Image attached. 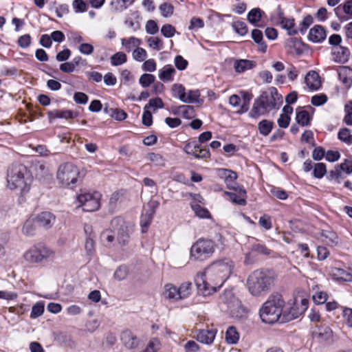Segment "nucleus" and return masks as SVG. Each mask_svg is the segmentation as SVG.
Masks as SVG:
<instances>
[{
	"instance_id": "obj_18",
	"label": "nucleus",
	"mask_w": 352,
	"mask_h": 352,
	"mask_svg": "<svg viewBox=\"0 0 352 352\" xmlns=\"http://www.w3.org/2000/svg\"><path fill=\"white\" fill-rule=\"evenodd\" d=\"M313 338L318 342H326L333 338V331L326 326L317 327L312 332Z\"/></svg>"
},
{
	"instance_id": "obj_24",
	"label": "nucleus",
	"mask_w": 352,
	"mask_h": 352,
	"mask_svg": "<svg viewBox=\"0 0 352 352\" xmlns=\"http://www.w3.org/2000/svg\"><path fill=\"white\" fill-rule=\"evenodd\" d=\"M38 225L43 226L45 228H49L55 222V217L53 214L49 212H43L35 217Z\"/></svg>"
},
{
	"instance_id": "obj_22",
	"label": "nucleus",
	"mask_w": 352,
	"mask_h": 352,
	"mask_svg": "<svg viewBox=\"0 0 352 352\" xmlns=\"http://www.w3.org/2000/svg\"><path fill=\"white\" fill-rule=\"evenodd\" d=\"M305 82L311 90H317L321 87L320 78L317 72L311 71L305 77Z\"/></svg>"
},
{
	"instance_id": "obj_2",
	"label": "nucleus",
	"mask_w": 352,
	"mask_h": 352,
	"mask_svg": "<svg viewBox=\"0 0 352 352\" xmlns=\"http://www.w3.org/2000/svg\"><path fill=\"white\" fill-rule=\"evenodd\" d=\"M285 305V300L280 295L275 294L270 296L260 311L262 321L268 324L276 322H285L287 320Z\"/></svg>"
},
{
	"instance_id": "obj_53",
	"label": "nucleus",
	"mask_w": 352,
	"mask_h": 352,
	"mask_svg": "<svg viewBox=\"0 0 352 352\" xmlns=\"http://www.w3.org/2000/svg\"><path fill=\"white\" fill-rule=\"evenodd\" d=\"M154 81L155 76L150 74H144L139 79V82L143 87L150 86Z\"/></svg>"
},
{
	"instance_id": "obj_40",
	"label": "nucleus",
	"mask_w": 352,
	"mask_h": 352,
	"mask_svg": "<svg viewBox=\"0 0 352 352\" xmlns=\"http://www.w3.org/2000/svg\"><path fill=\"white\" fill-rule=\"evenodd\" d=\"M53 118H74L76 114L70 110H56L51 113Z\"/></svg>"
},
{
	"instance_id": "obj_60",
	"label": "nucleus",
	"mask_w": 352,
	"mask_h": 352,
	"mask_svg": "<svg viewBox=\"0 0 352 352\" xmlns=\"http://www.w3.org/2000/svg\"><path fill=\"white\" fill-rule=\"evenodd\" d=\"M184 352H198L200 350L199 345L194 340H188L184 345Z\"/></svg>"
},
{
	"instance_id": "obj_6",
	"label": "nucleus",
	"mask_w": 352,
	"mask_h": 352,
	"mask_svg": "<svg viewBox=\"0 0 352 352\" xmlns=\"http://www.w3.org/2000/svg\"><path fill=\"white\" fill-rule=\"evenodd\" d=\"M8 187L18 189L22 193L29 191L32 177L27 168L23 165H13L8 171Z\"/></svg>"
},
{
	"instance_id": "obj_20",
	"label": "nucleus",
	"mask_w": 352,
	"mask_h": 352,
	"mask_svg": "<svg viewBox=\"0 0 352 352\" xmlns=\"http://www.w3.org/2000/svg\"><path fill=\"white\" fill-rule=\"evenodd\" d=\"M122 344L129 349H134L138 347L140 341L137 336L131 331L125 330L121 334Z\"/></svg>"
},
{
	"instance_id": "obj_29",
	"label": "nucleus",
	"mask_w": 352,
	"mask_h": 352,
	"mask_svg": "<svg viewBox=\"0 0 352 352\" xmlns=\"http://www.w3.org/2000/svg\"><path fill=\"white\" fill-rule=\"evenodd\" d=\"M229 196L230 199L239 205L244 206L246 204V192L244 189L239 188V190L236 189L235 192H226Z\"/></svg>"
},
{
	"instance_id": "obj_7",
	"label": "nucleus",
	"mask_w": 352,
	"mask_h": 352,
	"mask_svg": "<svg viewBox=\"0 0 352 352\" xmlns=\"http://www.w3.org/2000/svg\"><path fill=\"white\" fill-rule=\"evenodd\" d=\"M192 283L184 282L179 287L173 283L164 284L162 290L163 298L170 302H177L188 298L191 294Z\"/></svg>"
},
{
	"instance_id": "obj_25",
	"label": "nucleus",
	"mask_w": 352,
	"mask_h": 352,
	"mask_svg": "<svg viewBox=\"0 0 352 352\" xmlns=\"http://www.w3.org/2000/svg\"><path fill=\"white\" fill-rule=\"evenodd\" d=\"M250 98L248 94H244V102L241 105V98L236 94H233L230 97L229 102L234 107H241L240 110L237 111L239 113H243L248 111V103L249 102Z\"/></svg>"
},
{
	"instance_id": "obj_34",
	"label": "nucleus",
	"mask_w": 352,
	"mask_h": 352,
	"mask_svg": "<svg viewBox=\"0 0 352 352\" xmlns=\"http://www.w3.org/2000/svg\"><path fill=\"white\" fill-rule=\"evenodd\" d=\"M162 347V343L159 338H153L146 345V347L144 350L140 352H158Z\"/></svg>"
},
{
	"instance_id": "obj_31",
	"label": "nucleus",
	"mask_w": 352,
	"mask_h": 352,
	"mask_svg": "<svg viewBox=\"0 0 352 352\" xmlns=\"http://www.w3.org/2000/svg\"><path fill=\"white\" fill-rule=\"evenodd\" d=\"M135 0H112L111 6L114 12H121L130 6Z\"/></svg>"
},
{
	"instance_id": "obj_38",
	"label": "nucleus",
	"mask_w": 352,
	"mask_h": 352,
	"mask_svg": "<svg viewBox=\"0 0 352 352\" xmlns=\"http://www.w3.org/2000/svg\"><path fill=\"white\" fill-rule=\"evenodd\" d=\"M121 43L126 51L130 52L133 48H137L140 45V40L132 36L129 38H122Z\"/></svg>"
},
{
	"instance_id": "obj_59",
	"label": "nucleus",
	"mask_w": 352,
	"mask_h": 352,
	"mask_svg": "<svg viewBox=\"0 0 352 352\" xmlns=\"http://www.w3.org/2000/svg\"><path fill=\"white\" fill-rule=\"evenodd\" d=\"M232 27L234 29L235 32L243 36L248 32V28L245 23L241 21H236L232 24Z\"/></svg>"
},
{
	"instance_id": "obj_48",
	"label": "nucleus",
	"mask_w": 352,
	"mask_h": 352,
	"mask_svg": "<svg viewBox=\"0 0 352 352\" xmlns=\"http://www.w3.org/2000/svg\"><path fill=\"white\" fill-rule=\"evenodd\" d=\"M164 107V102L160 98H155L149 100V102L147 104L144 106V109H147L150 110L151 109H153V111L156 110L157 109H162Z\"/></svg>"
},
{
	"instance_id": "obj_56",
	"label": "nucleus",
	"mask_w": 352,
	"mask_h": 352,
	"mask_svg": "<svg viewBox=\"0 0 352 352\" xmlns=\"http://www.w3.org/2000/svg\"><path fill=\"white\" fill-rule=\"evenodd\" d=\"M128 275V270L126 266H119L114 272V278L118 280H124Z\"/></svg>"
},
{
	"instance_id": "obj_63",
	"label": "nucleus",
	"mask_w": 352,
	"mask_h": 352,
	"mask_svg": "<svg viewBox=\"0 0 352 352\" xmlns=\"http://www.w3.org/2000/svg\"><path fill=\"white\" fill-rule=\"evenodd\" d=\"M342 316L348 326L352 327V309L345 307L343 309Z\"/></svg>"
},
{
	"instance_id": "obj_35",
	"label": "nucleus",
	"mask_w": 352,
	"mask_h": 352,
	"mask_svg": "<svg viewBox=\"0 0 352 352\" xmlns=\"http://www.w3.org/2000/svg\"><path fill=\"white\" fill-rule=\"evenodd\" d=\"M175 73V69L172 66H166L160 71L159 78L162 81H171Z\"/></svg>"
},
{
	"instance_id": "obj_5",
	"label": "nucleus",
	"mask_w": 352,
	"mask_h": 352,
	"mask_svg": "<svg viewBox=\"0 0 352 352\" xmlns=\"http://www.w3.org/2000/svg\"><path fill=\"white\" fill-rule=\"evenodd\" d=\"M111 230H105L101 234V241L106 247H111L115 236L121 244H125L129 238V224L122 217H116L111 222Z\"/></svg>"
},
{
	"instance_id": "obj_1",
	"label": "nucleus",
	"mask_w": 352,
	"mask_h": 352,
	"mask_svg": "<svg viewBox=\"0 0 352 352\" xmlns=\"http://www.w3.org/2000/svg\"><path fill=\"white\" fill-rule=\"evenodd\" d=\"M226 239L221 234L217 236V242L208 239H199L191 246L190 258L196 261H204L210 258L217 248L223 250Z\"/></svg>"
},
{
	"instance_id": "obj_50",
	"label": "nucleus",
	"mask_w": 352,
	"mask_h": 352,
	"mask_svg": "<svg viewBox=\"0 0 352 352\" xmlns=\"http://www.w3.org/2000/svg\"><path fill=\"white\" fill-rule=\"evenodd\" d=\"M148 46L157 51H159L163 47V42L159 37H150L148 40Z\"/></svg>"
},
{
	"instance_id": "obj_27",
	"label": "nucleus",
	"mask_w": 352,
	"mask_h": 352,
	"mask_svg": "<svg viewBox=\"0 0 352 352\" xmlns=\"http://www.w3.org/2000/svg\"><path fill=\"white\" fill-rule=\"evenodd\" d=\"M270 111L267 109L260 97L255 100L253 107L250 113L252 118H258L260 116L264 115Z\"/></svg>"
},
{
	"instance_id": "obj_4",
	"label": "nucleus",
	"mask_w": 352,
	"mask_h": 352,
	"mask_svg": "<svg viewBox=\"0 0 352 352\" xmlns=\"http://www.w3.org/2000/svg\"><path fill=\"white\" fill-rule=\"evenodd\" d=\"M234 269V263L230 258H221L210 263L206 267L204 276L208 277L211 282L223 285L233 273Z\"/></svg>"
},
{
	"instance_id": "obj_61",
	"label": "nucleus",
	"mask_w": 352,
	"mask_h": 352,
	"mask_svg": "<svg viewBox=\"0 0 352 352\" xmlns=\"http://www.w3.org/2000/svg\"><path fill=\"white\" fill-rule=\"evenodd\" d=\"M145 30L150 34H155L158 32V26L154 20H148L145 25Z\"/></svg>"
},
{
	"instance_id": "obj_57",
	"label": "nucleus",
	"mask_w": 352,
	"mask_h": 352,
	"mask_svg": "<svg viewBox=\"0 0 352 352\" xmlns=\"http://www.w3.org/2000/svg\"><path fill=\"white\" fill-rule=\"evenodd\" d=\"M312 298L316 304L321 305L327 300L328 295L324 292L319 291L316 292V294L313 295Z\"/></svg>"
},
{
	"instance_id": "obj_10",
	"label": "nucleus",
	"mask_w": 352,
	"mask_h": 352,
	"mask_svg": "<svg viewBox=\"0 0 352 352\" xmlns=\"http://www.w3.org/2000/svg\"><path fill=\"white\" fill-rule=\"evenodd\" d=\"M54 255V252L50 248L33 245L25 252L23 258L28 263L35 264L43 260L52 258Z\"/></svg>"
},
{
	"instance_id": "obj_15",
	"label": "nucleus",
	"mask_w": 352,
	"mask_h": 352,
	"mask_svg": "<svg viewBox=\"0 0 352 352\" xmlns=\"http://www.w3.org/2000/svg\"><path fill=\"white\" fill-rule=\"evenodd\" d=\"M315 237L330 247L337 246L340 241L337 234L330 230L318 231L315 234Z\"/></svg>"
},
{
	"instance_id": "obj_41",
	"label": "nucleus",
	"mask_w": 352,
	"mask_h": 352,
	"mask_svg": "<svg viewBox=\"0 0 352 352\" xmlns=\"http://www.w3.org/2000/svg\"><path fill=\"white\" fill-rule=\"evenodd\" d=\"M111 63L113 66H118L125 63L127 60L126 55L122 52L114 54L110 58Z\"/></svg>"
},
{
	"instance_id": "obj_14",
	"label": "nucleus",
	"mask_w": 352,
	"mask_h": 352,
	"mask_svg": "<svg viewBox=\"0 0 352 352\" xmlns=\"http://www.w3.org/2000/svg\"><path fill=\"white\" fill-rule=\"evenodd\" d=\"M260 98L262 100L264 104L266 106L269 111L274 109L282 102V96L274 88H272L270 93H266L261 95Z\"/></svg>"
},
{
	"instance_id": "obj_43",
	"label": "nucleus",
	"mask_w": 352,
	"mask_h": 352,
	"mask_svg": "<svg viewBox=\"0 0 352 352\" xmlns=\"http://www.w3.org/2000/svg\"><path fill=\"white\" fill-rule=\"evenodd\" d=\"M172 94L175 98H178L182 102L186 94L185 87L181 84H174L172 87Z\"/></svg>"
},
{
	"instance_id": "obj_23",
	"label": "nucleus",
	"mask_w": 352,
	"mask_h": 352,
	"mask_svg": "<svg viewBox=\"0 0 352 352\" xmlns=\"http://www.w3.org/2000/svg\"><path fill=\"white\" fill-rule=\"evenodd\" d=\"M329 274L333 278L337 280L351 281L352 280L351 273L340 267H331Z\"/></svg>"
},
{
	"instance_id": "obj_55",
	"label": "nucleus",
	"mask_w": 352,
	"mask_h": 352,
	"mask_svg": "<svg viewBox=\"0 0 352 352\" xmlns=\"http://www.w3.org/2000/svg\"><path fill=\"white\" fill-rule=\"evenodd\" d=\"M174 8L168 3H164L160 6V10L164 17H169L173 14Z\"/></svg>"
},
{
	"instance_id": "obj_8",
	"label": "nucleus",
	"mask_w": 352,
	"mask_h": 352,
	"mask_svg": "<svg viewBox=\"0 0 352 352\" xmlns=\"http://www.w3.org/2000/svg\"><path fill=\"white\" fill-rule=\"evenodd\" d=\"M221 300L227 306L228 314L236 320H243L248 316V309L241 301L233 296L230 291L225 292L221 296Z\"/></svg>"
},
{
	"instance_id": "obj_30",
	"label": "nucleus",
	"mask_w": 352,
	"mask_h": 352,
	"mask_svg": "<svg viewBox=\"0 0 352 352\" xmlns=\"http://www.w3.org/2000/svg\"><path fill=\"white\" fill-rule=\"evenodd\" d=\"M256 66V63L253 60L240 59L234 62V67L236 72L243 73L248 70L253 69Z\"/></svg>"
},
{
	"instance_id": "obj_47",
	"label": "nucleus",
	"mask_w": 352,
	"mask_h": 352,
	"mask_svg": "<svg viewBox=\"0 0 352 352\" xmlns=\"http://www.w3.org/2000/svg\"><path fill=\"white\" fill-rule=\"evenodd\" d=\"M327 173L326 165L323 163H316L314 166V176L318 179L322 178Z\"/></svg>"
},
{
	"instance_id": "obj_17",
	"label": "nucleus",
	"mask_w": 352,
	"mask_h": 352,
	"mask_svg": "<svg viewBox=\"0 0 352 352\" xmlns=\"http://www.w3.org/2000/svg\"><path fill=\"white\" fill-rule=\"evenodd\" d=\"M217 333V331L215 329H201L195 332L194 338L201 344L210 345L213 343Z\"/></svg>"
},
{
	"instance_id": "obj_33",
	"label": "nucleus",
	"mask_w": 352,
	"mask_h": 352,
	"mask_svg": "<svg viewBox=\"0 0 352 352\" xmlns=\"http://www.w3.org/2000/svg\"><path fill=\"white\" fill-rule=\"evenodd\" d=\"M226 341L228 344H235L239 340V334L234 327H230L226 331Z\"/></svg>"
},
{
	"instance_id": "obj_52",
	"label": "nucleus",
	"mask_w": 352,
	"mask_h": 352,
	"mask_svg": "<svg viewBox=\"0 0 352 352\" xmlns=\"http://www.w3.org/2000/svg\"><path fill=\"white\" fill-rule=\"evenodd\" d=\"M162 35L166 38H171L174 36L177 31L174 26L170 24H165L161 28Z\"/></svg>"
},
{
	"instance_id": "obj_32",
	"label": "nucleus",
	"mask_w": 352,
	"mask_h": 352,
	"mask_svg": "<svg viewBox=\"0 0 352 352\" xmlns=\"http://www.w3.org/2000/svg\"><path fill=\"white\" fill-rule=\"evenodd\" d=\"M311 118L309 113L300 108L296 110V120L301 126H307L310 122Z\"/></svg>"
},
{
	"instance_id": "obj_21",
	"label": "nucleus",
	"mask_w": 352,
	"mask_h": 352,
	"mask_svg": "<svg viewBox=\"0 0 352 352\" xmlns=\"http://www.w3.org/2000/svg\"><path fill=\"white\" fill-rule=\"evenodd\" d=\"M325 29L320 25H316L309 30L308 38L314 43H321L327 38Z\"/></svg>"
},
{
	"instance_id": "obj_28",
	"label": "nucleus",
	"mask_w": 352,
	"mask_h": 352,
	"mask_svg": "<svg viewBox=\"0 0 352 352\" xmlns=\"http://www.w3.org/2000/svg\"><path fill=\"white\" fill-rule=\"evenodd\" d=\"M301 46V42L294 38L288 39L285 44L287 52L292 55L300 54L302 53Z\"/></svg>"
},
{
	"instance_id": "obj_42",
	"label": "nucleus",
	"mask_w": 352,
	"mask_h": 352,
	"mask_svg": "<svg viewBox=\"0 0 352 352\" xmlns=\"http://www.w3.org/2000/svg\"><path fill=\"white\" fill-rule=\"evenodd\" d=\"M192 209L195 214L199 218L209 219L211 217L210 212L199 204H192Z\"/></svg>"
},
{
	"instance_id": "obj_37",
	"label": "nucleus",
	"mask_w": 352,
	"mask_h": 352,
	"mask_svg": "<svg viewBox=\"0 0 352 352\" xmlns=\"http://www.w3.org/2000/svg\"><path fill=\"white\" fill-rule=\"evenodd\" d=\"M273 125L274 123L272 121L268 120H261L258 126L259 133L264 136H267L272 131Z\"/></svg>"
},
{
	"instance_id": "obj_11",
	"label": "nucleus",
	"mask_w": 352,
	"mask_h": 352,
	"mask_svg": "<svg viewBox=\"0 0 352 352\" xmlns=\"http://www.w3.org/2000/svg\"><path fill=\"white\" fill-rule=\"evenodd\" d=\"M101 195L98 192L81 191L77 197L79 206L86 212H94L100 207Z\"/></svg>"
},
{
	"instance_id": "obj_9",
	"label": "nucleus",
	"mask_w": 352,
	"mask_h": 352,
	"mask_svg": "<svg viewBox=\"0 0 352 352\" xmlns=\"http://www.w3.org/2000/svg\"><path fill=\"white\" fill-rule=\"evenodd\" d=\"M80 171L72 163L61 164L56 173V179L63 187H71L78 182Z\"/></svg>"
},
{
	"instance_id": "obj_62",
	"label": "nucleus",
	"mask_w": 352,
	"mask_h": 352,
	"mask_svg": "<svg viewBox=\"0 0 352 352\" xmlns=\"http://www.w3.org/2000/svg\"><path fill=\"white\" fill-rule=\"evenodd\" d=\"M142 115V124L146 126H150L153 123V116L150 110L144 109Z\"/></svg>"
},
{
	"instance_id": "obj_49",
	"label": "nucleus",
	"mask_w": 352,
	"mask_h": 352,
	"mask_svg": "<svg viewBox=\"0 0 352 352\" xmlns=\"http://www.w3.org/2000/svg\"><path fill=\"white\" fill-rule=\"evenodd\" d=\"M338 138L346 143V144H352V134H351L350 130L344 128L341 129L338 133Z\"/></svg>"
},
{
	"instance_id": "obj_64",
	"label": "nucleus",
	"mask_w": 352,
	"mask_h": 352,
	"mask_svg": "<svg viewBox=\"0 0 352 352\" xmlns=\"http://www.w3.org/2000/svg\"><path fill=\"white\" fill-rule=\"evenodd\" d=\"M346 114L344 117V122L348 125H352V102L345 106Z\"/></svg>"
},
{
	"instance_id": "obj_54",
	"label": "nucleus",
	"mask_w": 352,
	"mask_h": 352,
	"mask_svg": "<svg viewBox=\"0 0 352 352\" xmlns=\"http://www.w3.org/2000/svg\"><path fill=\"white\" fill-rule=\"evenodd\" d=\"M132 56L136 61L142 62L146 59L147 53L144 49L138 47L133 50Z\"/></svg>"
},
{
	"instance_id": "obj_45",
	"label": "nucleus",
	"mask_w": 352,
	"mask_h": 352,
	"mask_svg": "<svg viewBox=\"0 0 352 352\" xmlns=\"http://www.w3.org/2000/svg\"><path fill=\"white\" fill-rule=\"evenodd\" d=\"M200 96L199 91L197 90H190L186 92L183 102L193 103L199 101Z\"/></svg>"
},
{
	"instance_id": "obj_19",
	"label": "nucleus",
	"mask_w": 352,
	"mask_h": 352,
	"mask_svg": "<svg viewBox=\"0 0 352 352\" xmlns=\"http://www.w3.org/2000/svg\"><path fill=\"white\" fill-rule=\"evenodd\" d=\"M184 151L188 154L192 155L195 158H201V159H207L210 156V153L208 149L206 148H201L200 146L197 144H192L191 143H188L184 147Z\"/></svg>"
},
{
	"instance_id": "obj_26",
	"label": "nucleus",
	"mask_w": 352,
	"mask_h": 352,
	"mask_svg": "<svg viewBox=\"0 0 352 352\" xmlns=\"http://www.w3.org/2000/svg\"><path fill=\"white\" fill-rule=\"evenodd\" d=\"M38 223L35 217H30L23 223L22 232L26 236H30L35 234L37 229Z\"/></svg>"
},
{
	"instance_id": "obj_39",
	"label": "nucleus",
	"mask_w": 352,
	"mask_h": 352,
	"mask_svg": "<svg viewBox=\"0 0 352 352\" xmlns=\"http://www.w3.org/2000/svg\"><path fill=\"white\" fill-rule=\"evenodd\" d=\"M153 214L151 212H146L141 216L140 226L141 231L145 233L148 231V228L152 221Z\"/></svg>"
},
{
	"instance_id": "obj_36",
	"label": "nucleus",
	"mask_w": 352,
	"mask_h": 352,
	"mask_svg": "<svg viewBox=\"0 0 352 352\" xmlns=\"http://www.w3.org/2000/svg\"><path fill=\"white\" fill-rule=\"evenodd\" d=\"M218 173L219 176L224 177L225 182L228 186H230L237 178L236 173L228 169H219Z\"/></svg>"
},
{
	"instance_id": "obj_13",
	"label": "nucleus",
	"mask_w": 352,
	"mask_h": 352,
	"mask_svg": "<svg viewBox=\"0 0 352 352\" xmlns=\"http://www.w3.org/2000/svg\"><path fill=\"white\" fill-rule=\"evenodd\" d=\"M198 292L204 296L212 295L217 292L222 285H218L214 282H211L209 278L204 276L201 277V280L197 282Z\"/></svg>"
},
{
	"instance_id": "obj_12",
	"label": "nucleus",
	"mask_w": 352,
	"mask_h": 352,
	"mask_svg": "<svg viewBox=\"0 0 352 352\" xmlns=\"http://www.w3.org/2000/svg\"><path fill=\"white\" fill-rule=\"evenodd\" d=\"M309 300L306 298H296L293 306L286 307L285 314L287 320H292L302 314L307 309Z\"/></svg>"
},
{
	"instance_id": "obj_16",
	"label": "nucleus",
	"mask_w": 352,
	"mask_h": 352,
	"mask_svg": "<svg viewBox=\"0 0 352 352\" xmlns=\"http://www.w3.org/2000/svg\"><path fill=\"white\" fill-rule=\"evenodd\" d=\"M276 23L283 29L286 30L289 35H295L298 33L294 19L285 16L281 11L278 13Z\"/></svg>"
},
{
	"instance_id": "obj_46",
	"label": "nucleus",
	"mask_w": 352,
	"mask_h": 352,
	"mask_svg": "<svg viewBox=\"0 0 352 352\" xmlns=\"http://www.w3.org/2000/svg\"><path fill=\"white\" fill-rule=\"evenodd\" d=\"M263 12L259 8H254L250 11L248 15V20L251 23L258 22Z\"/></svg>"
},
{
	"instance_id": "obj_51",
	"label": "nucleus",
	"mask_w": 352,
	"mask_h": 352,
	"mask_svg": "<svg viewBox=\"0 0 352 352\" xmlns=\"http://www.w3.org/2000/svg\"><path fill=\"white\" fill-rule=\"evenodd\" d=\"M328 98L326 94H320L311 97V102L314 106H321L327 102Z\"/></svg>"
},
{
	"instance_id": "obj_44",
	"label": "nucleus",
	"mask_w": 352,
	"mask_h": 352,
	"mask_svg": "<svg viewBox=\"0 0 352 352\" xmlns=\"http://www.w3.org/2000/svg\"><path fill=\"white\" fill-rule=\"evenodd\" d=\"M45 309L44 302H38L32 306L30 318H36L43 315Z\"/></svg>"
},
{
	"instance_id": "obj_3",
	"label": "nucleus",
	"mask_w": 352,
	"mask_h": 352,
	"mask_svg": "<svg viewBox=\"0 0 352 352\" xmlns=\"http://www.w3.org/2000/svg\"><path fill=\"white\" fill-rule=\"evenodd\" d=\"M274 277L270 272L265 270H256L252 272L246 280L249 293L256 297L265 296L274 285Z\"/></svg>"
},
{
	"instance_id": "obj_58",
	"label": "nucleus",
	"mask_w": 352,
	"mask_h": 352,
	"mask_svg": "<svg viewBox=\"0 0 352 352\" xmlns=\"http://www.w3.org/2000/svg\"><path fill=\"white\" fill-rule=\"evenodd\" d=\"M72 7L76 13L85 12L87 10V6L84 0H74Z\"/></svg>"
}]
</instances>
